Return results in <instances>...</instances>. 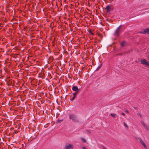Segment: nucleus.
<instances>
[{"instance_id":"nucleus-1","label":"nucleus","mask_w":149,"mask_h":149,"mask_svg":"<svg viewBox=\"0 0 149 149\" xmlns=\"http://www.w3.org/2000/svg\"><path fill=\"white\" fill-rule=\"evenodd\" d=\"M69 118L72 121L74 122H77L79 121L77 116L73 114H72L69 115Z\"/></svg>"},{"instance_id":"nucleus-2","label":"nucleus","mask_w":149,"mask_h":149,"mask_svg":"<svg viewBox=\"0 0 149 149\" xmlns=\"http://www.w3.org/2000/svg\"><path fill=\"white\" fill-rule=\"evenodd\" d=\"M120 25L117 28L114 33V35L116 37H118L119 34L121 32V31L120 29Z\"/></svg>"},{"instance_id":"nucleus-3","label":"nucleus","mask_w":149,"mask_h":149,"mask_svg":"<svg viewBox=\"0 0 149 149\" xmlns=\"http://www.w3.org/2000/svg\"><path fill=\"white\" fill-rule=\"evenodd\" d=\"M139 61L141 62V63L142 64L149 66V63L146 59H141V60H139Z\"/></svg>"},{"instance_id":"nucleus-4","label":"nucleus","mask_w":149,"mask_h":149,"mask_svg":"<svg viewBox=\"0 0 149 149\" xmlns=\"http://www.w3.org/2000/svg\"><path fill=\"white\" fill-rule=\"evenodd\" d=\"M113 7L110 4H109L108 6H107L106 8V10L108 13H110V11L111 10H113Z\"/></svg>"},{"instance_id":"nucleus-5","label":"nucleus","mask_w":149,"mask_h":149,"mask_svg":"<svg viewBox=\"0 0 149 149\" xmlns=\"http://www.w3.org/2000/svg\"><path fill=\"white\" fill-rule=\"evenodd\" d=\"M73 146L72 145L69 144L66 145L65 147V149H72Z\"/></svg>"},{"instance_id":"nucleus-6","label":"nucleus","mask_w":149,"mask_h":149,"mask_svg":"<svg viewBox=\"0 0 149 149\" xmlns=\"http://www.w3.org/2000/svg\"><path fill=\"white\" fill-rule=\"evenodd\" d=\"M138 140H139L140 142L141 143L143 146L146 149H147V147L145 144V143L143 142L142 139H141L140 138H138Z\"/></svg>"},{"instance_id":"nucleus-7","label":"nucleus","mask_w":149,"mask_h":149,"mask_svg":"<svg viewBox=\"0 0 149 149\" xmlns=\"http://www.w3.org/2000/svg\"><path fill=\"white\" fill-rule=\"evenodd\" d=\"M72 89L73 91L77 92H79L80 90V88L78 89L77 86H73L72 87Z\"/></svg>"},{"instance_id":"nucleus-8","label":"nucleus","mask_w":149,"mask_h":149,"mask_svg":"<svg viewBox=\"0 0 149 149\" xmlns=\"http://www.w3.org/2000/svg\"><path fill=\"white\" fill-rule=\"evenodd\" d=\"M126 44V42L125 41H123L120 44L121 46L122 47L124 46Z\"/></svg>"},{"instance_id":"nucleus-9","label":"nucleus","mask_w":149,"mask_h":149,"mask_svg":"<svg viewBox=\"0 0 149 149\" xmlns=\"http://www.w3.org/2000/svg\"><path fill=\"white\" fill-rule=\"evenodd\" d=\"M140 33H142L143 34H146V31H145V29L142 30L140 32Z\"/></svg>"},{"instance_id":"nucleus-10","label":"nucleus","mask_w":149,"mask_h":149,"mask_svg":"<svg viewBox=\"0 0 149 149\" xmlns=\"http://www.w3.org/2000/svg\"><path fill=\"white\" fill-rule=\"evenodd\" d=\"M110 115L111 117L113 118L116 117L117 116V115L114 113H111Z\"/></svg>"},{"instance_id":"nucleus-11","label":"nucleus","mask_w":149,"mask_h":149,"mask_svg":"<svg viewBox=\"0 0 149 149\" xmlns=\"http://www.w3.org/2000/svg\"><path fill=\"white\" fill-rule=\"evenodd\" d=\"M143 127L146 130H149V127L147 126L146 125H145Z\"/></svg>"},{"instance_id":"nucleus-12","label":"nucleus","mask_w":149,"mask_h":149,"mask_svg":"<svg viewBox=\"0 0 149 149\" xmlns=\"http://www.w3.org/2000/svg\"><path fill=\"white\" fill-rule=\"evenodd\" d=\"M143 127L146 130H149V127L147 126L146 125H145Z\"/></svg>"},{"instance_id":"nucleus-13","label":"nucleus","mask_w":149,"mask_h":149,"mask_svg":"<svg viewBox=\"0 0 149 149\" xmlns=\"http://www.w3.org/2000/svg\"><path fill=\"white\" fill-rule=\"evenodd\" d=\"M145 31H146V33H147L148 34H149V29L147 28L146 29H145Z\"/></svg>"},{"instance_id":"nucleus-14","label":"nucleus","mask_w":149,"mask_h":149,"mask_svg":"<svg viewBox=\"0 0 149 149\" xmlns=\"http://www.w3.org/2000/svg\"><path fill=\"white\" fill-rule=\"evenodd\" d=\"M63 121V119H58V120L57 121V122L60 123H61Z\"/></svg>"},{"instance_id":"nucleus-15","label":"nucleus","mask_w":149,"mask_h":149,"mask_svg":"<svg viewBox=\"0 0 149 149\" xmlns=\"http://www.w3.org/2000/svg\"><path fill=\"white\" fill-rule=\"evenodd\" d=\"M81 140L83 142L85 143L86 142V141L85 139H84V138H81Z\"/></svg>"},{"instance_id":"nucleus-16","label":"nucleus","mask_w":149,"mask_h":149,"mask_svg":"<svg viewBox=\"0 0 149 149\" xmlns=\"http://www.w3.org/2000/svg\"><path fill=\"white\" fill-rule=\"evenodd\" d=\"M141 123L143 126L146 125L145 123L142 120L141 121Z\"/></svg>"},{"instance_id":"nucleus-17","label":"nucleus","mask_w":149,"mask_h":149,"mask_svg":"<svg viewBox=\"0 0 149 149\" xmlns=\"http://www.w3.org/2000/svg\"><path fill=\"white\" fill-rule=\"evenodd\" d=\"M78 92L77 91H75L74 93H73V94L74 95V96L75 97V96L77 94Z\"/></svg>"},{"instance_id":"nucleus-18","label":"nucleus","mask_w":149,"mask_h":149,"mask_svg":"<svg viewBox=\"0 0 149 149\" xmlns=\"http://www.w3.org/2000/svg\"><path fill=\"white\" fill-rule=\"evenodd\" d=\"M124 126L125 127H127V124H125V123L124 122Z\"/></svg>"},{"instance_id":"nucleus-19","label":"nucleus","mask_w":149,"mask_h":149,"mask_svg":"<svg viewBox=\"0 0 149 149\" xmlns=\"http://www.w3.org/2000/svg\"><path fill=\"white\" fill-rule=\"evenodd\" d=\"M89 32L91 33V34L92 35H93V33L91 32V30H90V31H89Z\"/></svg>"},{"instance_id":"nucleus-20","label":"nucleus","mask_w":149,"mask_h":149,"mask_svg":"<svg viewBox=\"0 0 149 149\" xmlns=\"http://www.w3.org/2000/svg\"><path fill=\"white\" fill-rule=\"evenodd\" d=\"M75 97L74 96L72 98V100L73 101L74 100V98H75Z\"/></svg>"},{"instance_id":"nucleus-21","label":"nucleus","mask_w":149,"mask_h":149,"mask_svg":"<svg viewBox=\"0 0 149 149\" xmlns=\"http://www.w3.org/2000/svg\"><path fill=\"white\" fill-rule=\"evenodd\" d=\"M100 67H101L100 66H99L98 67H97V68L96 70H99L100 69Z\"/></svg>"},{"instance_id":"nucleus-22","label":"nucleus","mask_w":149,"mask_h":149,"mask_svg":"<svg viewBox=\"0 0 149 149\" xmlns=\"http://www.w3.org/2000/svg\"><path fill=\"white\" fill-rule=\"evenodd\" d=\"M103 149H106L104 146H103Z\"/></svg>"},{"instance_id":"nucleus-23","label":"nucleus","mask_w":149,"mask_h":149,"mask_svg":"<svg viewBox=\"0 0 149 149\" xmlns=\"http://www.w3.org/2000/svg\"><path fill=\"white\" fill-rule=\"evenodd\" d=\"M87 132H88L89 133H90V132L88 130H87Z\"/></svg>"},{"instance_id":"nucleus-24","label":"nucleus","mask_w":149,"mask_h":149,"mask_svg":"<svg viewBox=\"0 0 149 149\" xmlns=\"http://www.w3.org/2000/svg\"><path fill=\"white\" fill-rule=\"evenodd\" d=\"M83 149H87L85 147H83L82 148Z\"/></svg>"},{"instance_id":"nucleus-25","label":"nucleus","mask_w":149,"mask_h":149,"mask_svg":"<svg viewBox=\"0 0 149 149\" xmlns=\"http://www.w3.org/2000/svg\"><path fill=\"white\" fill-rule=\"evenodd\" d=\"M84 146H80V147L81 148H83V147H84Z\"/></svg>"},{"instance_id":"nucleus-26","label":"nucleus","mask_w":149,"mask_h":149,"mask_svg":"<svg viewBox=\"0 0 149 149\" xmlns=\"http://www.w3.org/2000/svg\"><path fill=\"white\" fill-rule=\"evenodd\" d=\"M122 115H124H124H125V114H124V113H123H123H122Z\"/></svg>"},{"instance_id":"nucleus-27","label":"nucleus","mask_w":149,"mask_h":149,"mask_svg":"<svg viewBox=\"0 0 149 149\" xmlns=\"http://www.w3.org/2000/svg\"><path fill=\"white\" fill-rule=\"evenodd\" d=\"M111 2H112L113 0H109Z\"/></svg>"},{"instance_id":"nucleus-28","label":"nucleus","mask_w":149,"mask_h":149,"mask_svg":"<svg viewBox=\"0 0 149 149\" xmlns=\"http://www.w3.org/2000/svg\"><path fill=\"white\" fill-rule=\"evenodd\" d=\"M125 111L127 112H128V111L127 110Z\"/></svg>"}]
</instances>
